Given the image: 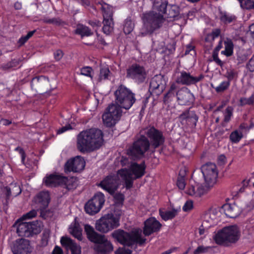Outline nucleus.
<instances>
[{
	"instance_id": "f257e3e1",
	"label": "nucleus",
	"mask_w": 254,
	"mask_h": 254,
	"mask_svg": "<svg viewBox=\"0 0 254 254\" xmlns=\"http://www.w3.org/2000/svg\"><path fill=\"white\" fill-rule=\"evenodd\" d=\"M101 130L91 128L80 132L77 135V146L81 152L92 151L99 149L103 143Z\"/></svg>"
},
{
	"instance_id": "f03ea898",
	"label": "nucleus",
	"mask_w": 254,
	"mask_h": 254,
	"mask_svg": "<svg viewBox=\"0 0 254 254\" xmlns=\"http://www.w3.org/2000/svg\"><path fill=\"white\" fill-rule=\"evenodd\" d=\"M146 166L144 162L138 164L131 163L129 168H123L118 171L122 180L125 183L126 189H131L133 181L141 178L145 173Z\"/></svg>"
},
{
	"instance_id": "7ed1b4c3",
	"label": "nucleus",
	"mask_w": 254,
	"mask_h": 254,
	"mask_svg": "<svg viewBox=\"0 0 254 254\" xmlns=\"http://www.w3.org/2000/svg\"><path fill=\"white\" fill-rule=\"evenodd\" d=\"M88 239L95 244L94 250L98 254H107L113 251V246L104 235L98 234L90 225L84 226Z\"/></svg>"
},
{
	"instance_id": "20e7f679",
	"label": "nucleus",
	"mask_w": 254,
	"mask_h": 254,
	"mask_svg": "<svg viewBox=\"0 0 254 254\" xmlns=\"http://www.w3.org/2000/svg\"><path fill=\"white\" fill-rule=\"evenodd\" d=\"M112 236L120 244L128 247H131L135 244L142 245L146 240L145 238H141V230L140 229L132 231L130 233L118 229L114 231Z\"/></svg>"
},
{
	"instance_id": "39448f33",
	"label": "nucleus",
	"mask_w": 254,
	"mask_h": 254,
	"mask_svg": "<svg viewBox=\"0 0 254 254\" xmlns=\"http://www.w3.org/2000/svg\"><path fill=\"white\" fill-rule=\"evenodd\" d=\"M150 146L149 139L141 133L140 130L136 136V140L127 150V153L133 159L140 158L149 149Z\"/></svg>"
},
{
	"instance_id": "423d86ee",
	"label": "nucleus",
	"mask_w": 254,
	"mask_h": 254,
	"mask_svg": "<svg viewBox=\"0 0 254 254\" xmlns=\"http://www.w3.org/2000/svg\"><path fill=\"white\" fill-rule=\"evenodd\" d=\"M114 94L115 103L127 110H129L136 101L135 94L123 84L117 87Z\"/></svg>"
},
{
	"instance_id": "0eeeda50",
	"label": "nucleus",
	"mask_w": 254,
	"mask_h": 254,
	"mask_svg": "<svg viewBox=\"0 0 254 254\" xmlns=\"http://www.w3.org/2000/svg\"><path fill=\"white\" fill-rule=\"evenodd\" d=\"M240 231L237 226L233 225L225 227L219 231L213 237V239L218 245L235 243L239 240Z\"/></svg>"
},
{
	"instance_id": "6e6552de",
	"label": "nucleus",
	"mask_w": 254,
	"mask_h": 254,
	"mask_svg": "<svg viewBox=\"0 0 254 254\" xmlns=\"http://www.w3.org/2000/svg\"><path fill=\"white\" fill-rule=\"evenodd\" d=\"M120 225L119 218L114 214H107L102 217L96 223V229L102 233H107L118 227Z\"/></svg>"
},
{
	"instance_id": "1a4fd4ad",
	"label": "nucleus",
	"mask_w": 254,
	"mask_h": 254,
	"mask_svg": "<svg viewBox=\"0 0 254 254\" xmlns=\"http://www.w3.org/2000/svg\"><path fill=\"white\" fill-rule=\"evenodd\" d=\"M141 133L150 139V145L154 149L163 145L165 142V137L163 132L153 127H148L141 129Z\"/></svg>"
},
{
	"instance_id": "9d476101",
	"label": "nucleus",
	"mask_w": 254,
	"mask_h": 254,
	"mask_svg": "<svg viewBox=\"0 0 254 254\" xmlns=\"http://www.w3.org/2000/svg\"><path fill=\"white\" fill-rule=\"evenodd\" d=\"M147 77V72L145 67L137 64H131L127 69V77L140 84L144 82Z\"/></svg>"
},
{
	"instance_id": "9b49d317",
	"label": "nucleus",
	"mask_w": 254,
	"mask_h": 254,
	"mask_svg": "<svg viewBox=\"0 0 254 254\" xmlns=\"http://www.w3.org/2000/svg\"><path fill=\"white\" fill-rule=\"evenodd\" d=\"M104 202V195L102 192H97L85 203V211L91 215H94L100 211Z\"/></svg>"
},
{
	"instance_id": "f8f14e48",
	"label": "nucleus",
	"mask_w": 254,
	"mask_h": 254,
	"mask_svg": "<svg viewBox=\"0 0 254 254\" xmlns=\"http://www.w3.org/2000/svg\"><path fill=\"white\" fill-rule=\"evenodd\" d=\"M120 175L117 174H111L106 176L99 184L103 189L106 190L110 194H113L120 185Z\"/></svg>"
},
{
	"instance_id": "ddd939ff",
	"label": "nucleus",
	"mask_w": 254,
	"mask_h": 254,
	"mask_svg": "<svg viewBox=\"0 0 254 254\" xmlns=\"http://www.w3.org/2000/svg\"><path fill=\"white\" fill-rule=\"evenodd\" d=\"M201 170L205 183L209 186H213L217 177L216 165L212 163H206L201 167Z\"/></svg>"
},
{
	"instance_id": "4468645a",
	"label": "nucleus",
	"mask_w": 254,
	"mask_h": 254,
	"mask_svg": "<svg viewBox=\"0 0 254 254\" xmlns=\"http://www.w3.org/2000/svg\"><path fill=\"white\" fill-rule=\"evenodd\" d=\"M10 248L13 254H29L32 251L30 241L23 238L12 242Z\"/></svg>"
},
{
	"instance_id": "2eb2a0df",
	"label": "nucleus",
	"mask_w": 254,
	"mask_h": 254,
	"mask_svg": "<svg viewBox=\"0 0 254 254\" xmlns=\"http://www.w3.org/2000/svg\"><path fill=\"white\" fill-rule=\"evenodd\" d=\"M203 78L204 76L202 74L198 76H194L191 75L190 72L182 70L178 72L176 82L182 85L189 86L196 84L201 81Z\"/></svg>"
},
{
	"instance_id": "dca6fc26",
	"label": "nucleus",
	"mask_w": 254,
	"mask_h": 254,
	"mask_svg": "<svg viewBox=\"0 0 254 254\" xmlns=\"http://www.w3.org/2000/svg\"><path fill=\"white\" fill-rule=\"evenodd\" d=\"M165 85L164 76L161 74L156 75L150 81L149 91L151 94L159 95L165 89Z\"/></svg>"
},
{
	"instance_id": "f3484780",
	"label": "nucleus",
	"mask_w": 254,
	"mask_h": 254,
	"mask_svg": "<svg viewBox=\"0 0 254 254\" xmlns=\"http://www.w3.org/2000/svg\"><path fill=\"white\" fill-rule=\"evenodd\" d=\"M142 20L146 32L152 33L155 29L160 28L166 19L164 17H143Z\"/></svg>"
},
{
	"instance_id": "a211bd4d",
	"label": "nucleus",
	"mask_w": 254,
	"mask_h": 254,
	"mask_svg": "<svg viewBox=\"0 0 254 254\" xmlns=\"http://www.w3.org/2000/svg\"><path fill=\"white\" fill-rule=\"evenodd\" d=\"M85 165V162L83 158L77 156L66 162L64 165V170L65 172H79L83 170Z\"/></svg>"
},
{
	"instance_id": "6ab92c4d",
	"label": "nucleus",
	"mask_w": 254,
	"mask_h": 254,
	"mask_svg": "<svg viewBox=\"0 0 254 254\" xmlns=\"http://www.w3.org/2000/svg\"><path fill=\"white\" fill-rule=\"evenodd\" d=\"M177 99L180 105H185L192 103L194 101L193 95L186 87H183L177 92Z\"/></svg>"
},
{
	"instance_id": "aec40b11",
	"label": "nucleus",
	"mask_w": 254,
	"mask_h": 254,
	"mask_svg": "<svg viewBox=\"0 0 254 254\" xmlns=\"http://www.w3.org/2000/svg\"><path fill=\"white\" fill-rule=\"evenodd\" d=\"M143 233L146 236H148L153 233L160 230L162 227L161 224L154 217L147 219L144 223Z\"/></svg>"
},
{
	"instance_id": "412c9836",
	"label": "nucleus",
	"mask_w": 254,
	"mask_h": 254,
	"mask_svg": "<svg viewBox=\"0 0 254 254\" xmlns=\"http://www.w3.org/2000/svg\"><path fill=\"white\" fill-rule=\"evenodd\" d=\"M221 211L230 218H235L241 212V208L235 203L224 204L221 207Z\"/></svg>"
},
{
	"instance_id": "4be33fe9",
	"label": "nucleus",
	"mask_w": 254,
	"mask_h": 254,
	"mask_svg": "<svg viewBox=\"0 0 254 254\" xmlns=\"http://www.w3.org/2000/svg\"><path fill=\"white\" fill-rule=\"evenodd\" d=\"M50 200V195L48 191H41L35 198V201L39 204L41 210H44L48 207Z\"/></svg>"
},
{
	"instance_id": "5701e85b",
	"label": "nucleus",
	"mask_w": 254,
	"mask_h": 254,
	"mask_svg": "<svg viewBox=\"0 0 254 254\" xmlns=\"http://www.w3.org/2000/svg\"><path fill=\"white\" fill-rule=\"evenodd\" d=\"M168 2L165 0H159L155 1L153 5L152 16H163L167 14V8Z\"/></svg>"
},
{
	"instance_id": "b1692460",
	"label": "nucleus",
	"mask_w": 254,
	"mask_h": 254,
	"mask_svg": "<svg viewBox=\"0 0 254 254\" xmlns=\"http://www.w3.org/2000/svg\"><path fill=\"white\" fill-rule=\"evenodd\" d=\"M13 227H16V232L18 236L30 237V233L29 231H28L27 222H23L22 219H19L14 223Z\"/></svg>"
},
{
	"instance_id": "393cba45",
	"label": "nucleus",
	"mask_w": 254,
	"mask_h": 254,
	"mask_svg": "<svg viewBox=\"0 0 254 254\" xmlns=\"http://www.w3.org/2000/svg\"><path fill=\"white\" fill-rule=\"evenodd\" d=\"M61 243L63 246L69 248L72 254H81L80 247L70 238L63 237L61 239Z\"/></svg>"
},
{
	"instance_id": "a878e982",
	"label": "nucleus",
	"mask_w": 254,
	"mask_h": 254,
	"mask_svg": "<svg viewBox=\"0 0 254 254\" xmlns=\"http://www.w3.org/2000/svg\"><path fill=\"white\" fill-rule=\"evenodd\" d=\"M212 187V186H209L206 184L205 186L201 185H197V190H195V187L191 186L187 190V193L190 195H196L197 196H201L206 193L210 187Z\"/></svg>"
},
{
	"instance_id": "bb28decb",
	"label": "nucleus",
	"mask_w": 254,
	"mask_h": 254,
	"mask_svg": "<svg viewBox=\"0 0 254 254\" xmlns=\"http://www.w3.org/2000/svg\"><path fill=\"white\" fill-rule=\"evenodd\" d=\"M63 177L59 175L51 174L45 178L44 182L47 186L56 187L58 185H62Z\"/></svg>"
},
{
	"instance_id": "cd10ccee",
	"label": "nucleus",
	"mask_w": 254,
	"mask_h": 254,
	"mask_svg": "<svg viewBox=\"0 0 254 254\" xmlns=\"http://www.w3.org/2000/svg\"><path fill=\"white\" fill-rule=\"evenodd\" d=\"M122 108L121 106L115 102L108 106L106 111L112 115L115 119L119 120L122 115Z\"/></svg>"
},
{
	"instance_id": "c85d7f7f",
	"label": "nucleus",
	"mask_w": 254,
	"mask_h": 254,
	"mask_svg": "<svg viewBox=\"0 0 254 254\" xmlns=\"http://www.w3.org/2000/svg\"><path fill=\"white\" fill-rule=\"evenodd\" d=\"M102 30L106 35L110 34L114 30V22L112 17H104Z\"/></svg>"
},
{
	"instance_id": "c756f323",
	"label": "nucleus",
	"mask_w": 254,
	"mask_h": 254,
	"mask_svg": "<svg viewBox=\"0 0 254 254\" xmlns=\"http://www.w3.org/2000/svg\"><path fill=\"white\" fill-rule=\"evenodd\" d=\"M28 225V231L32 237L34 235H37L40 233L42 230V223L39 221H34L27 222Z\"/></svg>"
},
{
	"instance_id": "7c9ffc66",
	"label": "nucleus",
	"mask_w": 254,
	"mask_h": 254,
	"mask_svg": "<svg viewBox=\"0 0 254 254\" xmlns=\"http://www.w3.org/2000/svg\"><path fill=\"white\" fill-rule=\"evenodd\" d=\"M181 120H189L191 121L192 124L195 126L198 120V117L195 112L190 110L184 112L179 116Z\"/></svg>"
},
{
	"instance_id": "2f4dec72",
	"label": "nucleus",
	"mask_w": 254,
	"mask_h": 254,
	"mask_svg": "<svg viewBox=\"0 0 254 254\" xmlns=\"http://www.w3.org/2000/svg\"><path fill=\"white\" fill-rule=\"evenodd\" d=\"M62 185H64L68 190H72L77 187L78 181L75 178L71 177L68 179L67 177H63Z\"/></svg>"
},
{
	"instance_id": "473e14b6",
	"label": "nucleus",
	"mask_w": 254,
	"mask_h": 254,
	"mask_svg": "<svg viewBox=\"0 0 254 254\" xmlns=\"http://www.w3.org/2000/svg\"><path fill=\"white\" fill-rule=\"evenodd\" d=\"M102 120L103 124L107 127L114 126L119 120L107 111L102 115Z\"/></svg>"
},
{
	"instance_id": "72a5a7b5",
	"label": "nucleus",
	"mask_w": 254,
	"mask_h": 254,
	"mask_svg": "<svg viewBox=\"0 0 254 254\" xmlns=\"http://www.w3.org/2000/svg\"><path fill=\"white\" fill-rule=\"evenodd\" d=\"M179 89V86L176 83H172L168 91L164 95V102H168V100L171 97H177V92Z\"/></svg>"
},
{
	"instance_id": "f704fd0d",
	"label": "nucleus",
	"mask_w": 254,
	"mask_h": 254,
	"mask_svg": "<svg viewBox=\"0 0 254 254\" xmlns=\"http://www.w3.org/2000/svg\"><path fill=\"white\" fill-rule=\"evenodd\" d=\"M69 233L77 240H82V229L78 224L74 223L69 228Z\"/></svg>"
},
{
	"instance_id": "c9c22d12",
	"label": "nucleus",
	"mask_w": 254,
	"mask_h": 254,
	"mask_svg": "<svg viewBox=\"0 0 254 254\" xmlns=\"http://www.w3.org/2000/svg\"><path fill=\"white\" fill-rule=\"evenodd\" d=\"M97 4L101 5L100 7L102 11L103 16H113L114 13V8L112 6L103 1L97 2Z\"/></svg>"
},
{
	"instance_id": "e433bc0d",
	"label": "nucleus",
	"mask_w": 254,
	"mask_h": 254,
	"mask_svg": "<svg viewBox=\"0 0 254 254\" xmlns=\"http://www.w3.org/2000/svg\"><path fill=\"white\" fill-rule=\"evenodd\" d=\"M159 214L163 220L167 221L174 218L177 214V210L174 209L170 211H163L159 210Z\"/></svg>"
},
{
	"instance_id": "4c0bfd02",
	"label": "nucleus",
	"mask_w": 254,
	"mask_h": 254,
	"mask_svg": "<svg viewBox=\"0 0 254 254\" xmlns=\"http://www.w3.org/2000/svg\"><path fill=\"white\" fill-rule=\"evenodd\" d=\"M75 33L83 36H89L92 35L93 33L89 28L83 25H78L75 30Z\"/></svg>"
},
{
	"instance_id": "58836bf2",
	"label": "nucleus",
	"mask_w": 254,
	"mask_h": 254,
	"mask_svg": "<svg viewBox=\"0 0 254 254\" xmlns=\"http://www.w3.org/2000/svg\"><path fill=\"white\" fill-rule=\"evenodd\" d=\"M225 50L221 52V54L227 57L231 56L233 53L234 45L231 40L227 39L224 42Z\"/></svg>"
},
{
	"instance_id": "ea45409f",
	"label": "nucleus",
	"mask_w": 254,
	"mask_h": 254,
	"mask_svg": "<svg viewBox=\"0 0 254 254\" xmlns=\"http://www.w3.org/2000/svg\"><path fill=\"white\" fill-rule=\"evenodd\" d=\"M222 47V41L220 40L219 42L218 45L215 48L212 54V58L213 61L219 65L220 66H222L223 65V63L218 58V52Z\"/></svg>"
},
{
	"instance_id": "a19ab883",
	"label": "nucleus",
	"mask_w": 254,
	"mask_h": 254,
	"mask_svg": "<svg viewBox=\"0 0 254 254\" xmlns=\"http://www.w3.org/2000/svg\"><path fill=\"white\" fill-rule=\"evenodd\" d=\"M243 136V133L241 131L235 130L230 134V140L232 143H236L240 141Z\"/></svg>"
},
{
	"instance_id": "79ce46f5",
	"label": "nucleus",
	"mask_w": 254,
	"mask_h": 254,
	"mask_svg": "<svg viewBox=\"0 0 254 254\" xmlns=\"http://www.w3.org/2000/svg\"><path fill=\"white\" fill-rule=\"evenodd\" d=\"M134 23L129 18H127L125 21L123 30L126 34H129L134 28Z\"/></svg>"
},
{
	"instance_id": "37998d69",
	"label": "nucleus",
	"mask_w": 254,
	"mask_h": 254,
	"mask_svg": "<svg viewBox=\"0 0 254 254\" xmlns=\"http://www.w3.org/2000/svg\"><path fill=\"white\" fill-rule=\"evenodd\" d=\"M40 20L46 23L53 24L57 25H60L64 23L60 18L55 17L51 18L49 17H44L43 19Z\"/></svg>"
},
{
	"instance_id": "c03bdc74",
	"label": "nucleus",
	"mask_w": 254,
	"mask_h": 254,
	"mask_svg": "<svg viewBox=\"0 0 254 254\" xmlns=\"http://www.w3.org/2000/svg\"><path fill=\"white\" fill-rule=\"evenodd\" d=\"M221 31L219 29H215L212 30L211 33L208 34L205 38L206 42H211L213 41L215 38L218 37L220 36Z\"/></svg>"
},
{
	"instance_id": "a18cd8bd",
	"label": "nucleus",
	"mask_w": 254,
	"mask_h": 254,
	"mask_svg": "<svg viewBox=\"0 0 254 254\" xmlns=\"http://www.w3.org/2000/svg\"><path fill=\"white\" fill-rule=\"evenodd\" d=\"M215 218L216 216L214 212L209 211L205 214L204 220L203 221H206V224H207V223H209V225L208 226V227H209L214 224L213 221Z\"/></svg>"
},
{
	"instance_id": "49530a36",
	"label": "nucleus",
	"mask_w": 254,
	"mask_h": 254,
	"mask_svg": "<svg viewBox=\"0 0 254 254\" xmlns=\"http://www.w3.org/2000/svg\"><path fill=\"white\" fill-rule=\"evenodd\" d=\"M230 86V82L225 81H223L221 84L217 86L214 87L212 85V87L215 89L217 93L222 92L227 90Z\"/></svg>"
},
{
	"instance_id": "de8ad7c7",
	"label": "nucleus",
	"mask_w": 254,
	"mask_h": 254,
	"mask_svg": "<svg viewBox=\"0 0 254 254\" xmlns=\"http://www.w3.org/2000/svg\"><path fill=\"white\" fill-rule=\"evenodd\" d=\"M232 112L233 109L231 107H228L226 108L224 121L222 123V126L223 127H225L226 123L230 121L231 117L232 115Z\"/></svg>"
},
{
	"instance_id": "09e8293b",
	"label": "nucleus",
	"mask_w": 254,
	"mask_h": 254,
	"mask_svg": "<svg viewBox=\"0 0 254 254\" xmlns=\"http://www.w3.org/2000/svg\"><path fill=\"white\" fill-rule=\"evenodd\" d=\"M110 71L108 67H103L100 69L99 80L107 79Z\"/></svg>"
},
{
	"instance_id": "8fccbe9b",
	"label": "nucleus",
	"mask_w": 254,
	"mask_h": 254,
	"mask_svg": "<svg viewBox=\"0 0 254 254\" xmlns=\"http://www.w3.org/2000/svg\"><path fill=\"white\" fill-rule=\"evenodd\" d=\"M241 7L246 9H254V0H246L243 2H241Z\"/></svg>"
},
{
	"instance_id": "3c124183",
	"label": "nucleus",
	"mask_w": 254,
	"mask_h": 254,
	"mask_svg": "<svg viewBox=\"0 0 254 254\" xmlns=\"http://www.w3.org/2000/svg\"><path fill=\"white\" fill-rule=\"evenodd\" d=\"M10 187L12 196H16L21 192V190L19 185L16 184H11Z\"/></svg>"
},
{
	"instance_id": "603ef678",
	"label": "nucleus",
	"mask_w": 254,
	"mask_h": 254,
	"mask_svg": "<svg viewBox=\"0 0 254 254\" xmlns=\"http://www.w3.org/2000/svg\"><path fill=\"white\" fill-rule=\"evenodd\" d=\"M114 198L116 204H123L124 201V195L121 193H114Z\"/></svg>"
},
{
	"instance_id": "864d4df0",
	"label": "nucleus",
	"mask_w": 254,
	"mask_h": 254,
	"mask_svg": "<svg viewBox=\"0 0 254 254\" xmlns=\"http://www.w3.org/2000/svg\"><path fill=\"white\" fill-rule=\"evenodd\" d=\"M49 236L50 230L49 229L44 230L42 233V238L41 239L43 245L46 246L47 245Z\"/></svg>"
},
{
	"instance_id": "5fc2aeb1",
	"label": "nucleus",
	"mask_w": 254,
	"mask_h": 254,
	"mask_svg": "<svg viewBox=\"0 0 254 254\" xmlns=\"http://www.w3.org/2000/svg\"><path fill=\"white\" fill-rule=\"evenodd\" d=\"M210 249L209 247H204L203 246H199L193 252V254H202L207 253Z\"/></svg>"
},
{
	"instance_id": "6e6d98bb",
	"label": "nucleus",
	"mask_w": 254,
	"mask_h": 254,
	"mask_svg": "<svg viewBox=\"0 0 254 254\" xmlns=\"http://www.w3.org/2000/svg\"><path fill=\"white\" fill-rule=\"evenodd\" d=\"M47 79L44 76L36 77L33 78L31 81L32 85L33 84H38L39 85H41L44 81H46Z\"/></svg>"
},
{
	"instance_id": "4d7b16f0",
	"label": "nucleus",
	"mask_w": 254,
	"mask_h": 254,
	"mask_svg": "<svg viewBox=\"0 0 254 254\" xmlns=\"http://www.w3.org/2000/svg\"><path fill=\"white\" fill-rule=\"evenodd\" d=\"M226 77H227L228 81H230L232 80L237 75V73L234 69H230L227 70L226 72Z\"/></svg>"
},
{
	"instance_id": "13d9d810",
	"label": "nucleus",
	"mask_w": 254,
	"mask_h": 254,
	"mask_svg": "<svg viewBox=\"0 0 254 254\" xmlns=\"http://www.w3.org/2000/svg\"><path fill=\"white\" fill-rule=\"evenodd\" d=\"M92 71V69L89 66L84 67L81 69V74L87 76L91 77V73Z\"/></svg>"
},
{
	"instance_id": "bf43d9fd",
	"label": "nucleus",
	"mask_w": 254,
	"mask_h": 254,
	"mask_svg": "<svg viewBox=\"0 0 254 254\" xmlns=\"http://www.w3.org/2000/svg\"><path fill=\"white\" fill-rule=\"evenodd\" d=\"M37 215V211L36 210L33 209L27 213L26 214L23 215L21 218V219H30L35 217Z\"/></svg>"
},
{
	"instance_id": "052dcab7",
	"label": "nucleus",
	"mask_w": 254,
	"mask_h": 254,
	"mask_svg": "<svg viewBox=\"0 0 254 254\" xmlns=\"http://www.w3.org/2000/svg\"><path fill=\"white\" fill-rule=\"evenodd\" d=\"M178 7L176 5H171V8L167 13L168 15H171V16H178Z\"/></svg>"
},
{
	"instance_id": "680f3d73",
	"label": "nucleus",
	"mask_w": 254,
	"mask_h": 254,
	"mask_svg": "<svg viewBox=\"0 0 254 254\" xmlns=\"http://www.w3.org/2000/svg\"><path fill=\"white\" fill-rule=\"evenodd\" d=\"M247 68L251 71L254 72V54L246 65Z\"/></svg>"
},
{
	"instance_id": "e2e57ef3",
	"label": "nucleus",
	"mask_w": 254,
	"mask_h": 254,
	"mask_svg": "<svg viewBox=\"0 0 254 254\" xmlns=\"http://www.w3.org/2000/svg\"><path fill=\"white\" fill-rule=\"evenodd\" d=\"M131 250L124 248H119L115 252V254H131Z\"/></svg>"
},
{
	"instance_id": "0e129e2a",
	"label": "nucleus",
	"mask_w": 254,
	"mask_h": 254,
	"mask_svg": "<svg viewBox=\"0 0 254 254\" xmlns=\"http://www.w3.org/2000/svg\"><path fill=\"white\" fill-rule=\"evenodd\" d=\"M193 207V203L192 201H187L183 207L184 211H188L192 209Z\"/></svg>"
},
{
	"instance_id": "69168bd1",
	"label": "nucleus",
	"mask_w": 254,
	"mask_h": 254,
	"mask_svg": "<svg viewBox=\"0 0 254 254\" xmlns=\"http://www.w3.org/2000/svg\"><path fill=\"white\" fill-rule=\"evenodd\" d=\"M177 185L181 190H184L185 188L186 184L184 178H181L178 179Z\"/></svg>"
},
{
	"instance_id": "338daca9",
	"label": "nucleus",
	"mask_w": 254,
	"mask_h": 254,
	"mask_svg": "<svg viewBox=\"0 0 254 254\" xmlns=\"http://www.w3.org/2000/svg\"><path fill=\"white\" fill-rule=\"evenodd\" d=\"M235 20V17H220V20L224 24H227Z\"/></svg>"
},
{
	"instance_id": "774afa93",
	"label": "nucleus",
	"mask_w": 254,
	"mask_h": 254,
	"mask_svg": "<svg viewBox=\"0 0 254 254\" xmlns=\"http://www.w3.org/2000/svg\"><path fill=\"white\" fill-rule=\"evenodd\" d=\"M64 53L61 50H57L54 53L55 58L56 60L59 61L63 57Z\"/></svg>"
}]
</instances>
